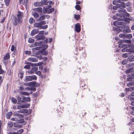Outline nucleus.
<instances>
[{
    "mask_svg": "<svg viewBox=\"0 0 134 134\" xmlns=\"http://www.w3.org/2000/svg\"><path fill=\"white\" fill-rule=\"evenodd\" d=\"M35 74L39 76H40L41 74V72L39 71L35 72Z\"/></svg>",
    "mask_w": 134,
    "mask_h": 134,
    "instance_id": "e2e57ef3",
    "label": "nucleus"
},
{
    "mask_svg": "<svg viewBox=\"0 0 134 134\" xmlns=\"http://www.w3.org/2000/svg\"><path fill=\"white\" fill-rule=\"evenodd\" d=\"M35 21L34 19L33 18H31L29 20V22L30 23H33Z\"/></svg>",
    "mask_w": 134,
    "mask_h": 134,
    "instance_id": "37998d69",
    "label": "nucleus"
},
{
    "mask_svg": "<svg viewBox=\"0 0 134 134\" xmlns=\"http://www.w3.org/2000/svg\"><path fill=\"white\" fill-rule=\"evenodd\" d=\"M13 114L12 111H9L6 114V118L7 119H9L10 118L11 116Z\"/></svg>",
    "mask_w": 134,
    "mask_h": 134,
    "instance_id": "a878e982",
    "label": "nucleus"
},
{
    "mask_svg": "<svg viewBox=\"0 0 134 134\" xmlns=\"http://www.w3.org/2000/svg\"><path fill=\"white\" fill-rule=\"evenodd\" d=\"M127 11L129 12H131L132 10V8L131 7H129L127 8Z\"/></svg>",
    "mask_w": 134,
    "mask_h": 134,
    "instance_id": "4d7b16f0",
    "label": "nucleus"
},
{
    "mask_svg": "<svg viewBox=\"0 0 134 134\" xmlns=\"http://www.w3.org/2000/svg\"><path fill=\"white\" fill-rule=\"evenodd\" d=\"M25 53L26 54L30 55L31 54V52L30 51H25Z\"/></svg>",
    "mask_w": 134,
    "mask_h": 134,
    "instance_id": "680f3d73",
    "label": "nucleus"
},
{
    "mask_svg": "<svg viewBox=\"0 0 134 134\" xmlns=\"http://www.w3.org/2000/svg\"><path fill=\"white\" fill-rule=\"evenodd\" d=\"M122 19L123 21L126 22L127 23V24L130 23V20H131V19L128 18Z\"/></svg>",
    "mask_w": 134,
    "mask_h": 134,
    "instance_id": "2f4dec72",
    "label": "nucleus"
},
{
    "mask_svg": "<svg viewBox=\"0 0 134 134\" xmlns=\"http://www.w3.org/2000/svg\"><path fill=\"white\" fill-rule=\"evenodd\" d=\"M45 19V17L44 15H43L38 18L37 21H40L41 20H43Z\"/></svg>",
    "mask_w": 134,
    "mask_h": 134,
    "instance_id": "473e14b6",
    "label": "nucleus"
},
{
    "mask_svg": "<svg viewBox=\"0 0 134 134\" xmlns=\"http://www.w3.org/2000/svg\"><path fill=\"white\" fill-rule=\"evenodd\" d=\"M51 5H49L47 6L46 8H43V13H50L54 11V8H51Z\"/></svg>",
    "mask_w": 134,
    "mask_h": 134,
    "instance_id": "7ed1b4c3",
    "label": "nucleus"
},
{
    "mask_svg": "<svg viewBox=\"0 0 134 134\" xmlns=\"http://www.w3.org/2000/svg\"><path fill=\"white\" fill-rule=\"evenodd\" d=\"M130 55L129 53H125L122 54V57L124 58H126L127 57Z\"/></svg>",
    "mask_w": 134,
    "mask_h": 134,
    "instance_id": "f704fd0d",
    "label": "nucleus"
},
{
    "mask_svg": "<svg viewBox=\"0 0 134 134\" xmlns=\"http://www.w3.org/2000/svg\"><path fill=\"white\" fill-rule=\"evenodd\" d=\"M31 101V99L30 97H25L23 98L22 102H24L26 101L29 102Z\"/></svg>",
    "mask_w": 134,
    "mask_h": 134,
    "instance_id": "5701e85b",
    "label": "nucleus"
},
{
    "mask_svg": "<svg viewBox=\"0 0 134 134\" xmlns=\"http://www.w3.org/2000/svg\"><path fill=\"white\" fill-rule=\"evenodd\" d=\"M126 51L127 52H129L134 53V49L132 48L126 49Z\"/></svg>",
    "mask_w": 134,
    "mask_h": 134,
    "instance_id": "b1692460",
    "label": "nucleus"
},
{
    "mask_svg": "<svg viewBox=\"0 0 134 134\" xmlns=\"http://www.w3.org/2000/svg\"><path fill=\"white\" fill-rule=\"evenodd\" d=\"M29 0H19V3L20 4H24L25 2L26 3L28 2Z\"/></svg>",
    "mask_w": 134,
    "mask_h": 134,
    "instance_id": "cd10ccee",
    "label": "nucleus"
},
{
    "mask_svg": "<svg viewBox=\"0 0 134 134\" xmlns=\"http://www.w3.org/2000/svg\"><path fill=\"white\" fill-rule=\"evenodd\" d=\"M126 91H131L133 90L132 87H130L128 88H126Z\"/></svg>",
    "mask_w": 134,
    "mask_h": 134,
    "instance_id": "338daca9",
    "label": "nucleus"
},
{
    "mask_svg": "<svg viewBox=\"0 0 134 134\" xmlns=\"http://www.w3.org/2000/svg\"><path fill=\"white\" fill-rule=\"evenodd\" d=\"M41 2H36L34 3V5L36 7L40 6L41 5Z\"/></svg>",
    "mask_w": 134,
    "mask_h": 134,
    "instance_id": "c756f323",
    "label": "nucleus"
},
{
    "mask_svg": "<svg viewBox=\"0 0 134 134\" xmlns=\"http://www.w3.org/2000/svg\"><path fill=\"white\" fill-rule=\"evenodd\" d=\"M118 2H117V0H114L113 1V4L114 5H118Z\"/></svg>",
    "mask_w": 134,
    "mask_h": 134,
    "instance_id": "69168bd1",
    "label": "nucleus"
},
{
    "mask_svg": "<svg viewBox=\"0 0 134 134\" xmlns=\"http://www.w3.org/2000/svg\"><path fill=\"white\" fill-rule=\"evenodd\" d=\"M15 48V46L13 45H12L11 49V51L14 52Z\"/></svg>",
    "mask_w": 134,
    "mask_h": 134,
    "instance_id": "8fccbe9b",
    "label": "nucleus"
},
{
    "mask_svg": "<svg viewBox=\"0 0 134 134\" xmlns=\"http://www.w3.org/2000/svg\"><path fill=\"white\" fill-rule=\"evenodd\" d=\"M24 85L25 86H31L30 82L25 83H24Z\"/></svg>",
    "mask_w": 134,
    "mask_h": 134,
    "instance_id": "13d9d810",
    "label": "nucleus"
},
{
    "mask_svg": "<svg viewBox=\"0 0 134 134\" xmlns=\"http://www.w3.org/2000/svg\"><path fill=\"white\" fill-rule=\"evenodd\" d=\"M119 36L120 37L122 38H125V35L124 34H121L119 35Z\"/></svg>",
    "mask_w": 134,
    "mask_h": 134,
    "instance_id": "3c124183",
    "label": "nucleus"
},
{
    "mask_svg": "<svg viewBox=\"0 0 134 134\" xmlns=\"http://www.w3.org/2000/svg\"><path fill=\"white\" fill-rule=\"evenodd\" d=\"M132 35L131 34H129L125 35V38L130 39L132 38Z\"/></svg>",
    "mask_w": 134,
    "mask_h": 134,
    "instance_id": "7c9ffc66",
    "label": "nucleus"
},
{
    "mask_svg": "<svg viewBox=\"0 0 134 134\" xmlns=\"http://www.w3.org/2000/svg\"><path fill=\"white\" fill-rule=\"evenodd\" d=\"M28 42L29 43H32L34 42V39L29 38L28 40Z\"/></svg>",
    "mask_w": 134,
    "mask_h": 134,
    "instance_id": "603ef678",
    "label": "nucleus"
},
{
    "mask_svg": "<svg viewBox=\"0 0 134 134\" xmlns=\"http://www.w3.org/2000/svg\"><path fill=\"white\" fill-rule=\"evenodd\" d=\"M38 70V68L37 67H34L31 69L30 71L28 72L29 74H32L36 72V71Z\"/></svg>",
    "mask_w": 134,
    "mask_h": 134,
    "instance_id": "9d476101",
    "label": "nucleus"
},
{
    "mask_svg": "<svg viewBox=\"0 0 134 134\" xmlns=\"http://www.w3.org/2000/svg\"><path fill=\"white\" fill-rule=\"evenodd\" d=\"M126 10L124 9H121L118 10V12L120 13L124 14Z\"/></svg>",
    "mask_w": 134,
    "mask_h": 134,
    "instance_id": "e433bc0d",
    "label": "nucleus"
},
{
    "mask_svg": "<svg viewBox=\"0 0 134 134\" xmlns=\"http://www.w3.org/2000/svg\"><path fill=\"white\" fill-rule=\"evenodd\" d=\"M39 53L42 55H47L48 54L47 52L43 50H42L41 51H39Z\"/></svg>",
    "mask_w": 134,
    "mask_h": 134,
    "instance_id": "f3484780",
    "label": "nucleus"
},
{
    "mask_svg": "<svg viewBox=\"0 0 134 134\" xmlns=\"http://www.w3.org/2000/svg\"><path fill=\"white\" fill-rule=\"evenodd\" d=\"M127 59L130 62L134 61V55H132L130 56Z\"/></svg>",
    "mask_w": 134,
    "mask_h": 134,
    "instance_id": "aec40b11",
    "label": "nucleus"
},
{
    "mask_svg": "<svg viewBox=\"0 0 134 134\" xmlns=\"http://www.w3.org/2000/svg\"><path fill=\"white\" fill-rule=\"evenodd\" d=\"M123 26H123L122 27H116V28L115 27H113V29H115L118 30L119 31H121L123 29L125 28V25L124 26V27H123Z\"/></svg>",
    "mask_w": 134,
    "mask_h": 134,
    "instance_id": "393cba45",
    "label": "nucleus"
},
{
    "mask_svg": "<svg viewBox=\"0 0 134 134\" xmlns=\"http://www.w3.org/2000/svg\"><path fill=\"white\" fill-rule=\"evenodd\" d=\"M23 13L20 11H19L16 14V17L19 19H22V18L23 16Z\"/></svg>",
    "mask_w": 134,
    "mask_h": 134,
    "instance_id": "ddd939ff",
    "label": "nucleus"
},
{
    "mask_svg": "<svg viewBox=\"0 0 134 134\" xmlns=\"http://www.w3.org/2000/svg\"><path fill=\"white\" fill-rule=\"evenodd\" d=\"M123 42L127 43H131L130 40H124L122 41Z\"/></svg>",
    "mask_w": 134,
    "mask_h": 134,
    "instance_id": "58836bf2",
    "label": "nucleus"
},
{
    "mask_svg": "<svg viewBox=\"0 0 134 134\" xmlns=\"http://www.w3.org/2000/svg\"><path fill=\"white\" fill-rule=\"evenodd\" d=\"M32 15L35 18H38L39 17L38 14L36 12H34L32 13Z\"/></svg>",
    "mask_w": 134,
    "mask_h": 134,
    "instance_id": "c85d7f7f",
    "label": "nucleus"
},
{
    "mask_svg": "<svg viewBox=\"0 0 134 134\" xmlns=\"http://www.w3.org/2000/svg\"><path fill=\"white\" fill-rule=\"evenodd\" d=\"M22 21V19H19L16 16L15 17L12 19V23L14 25L16 26L19 24L21 23Z\"/></svg>",
    "mask_w": 134,
    "mask_h": 134,
    "instance_id": "f03ea898",
    "label": "nucleus"
},
{
    "mask_svg": "<svg viewBox=\"0 0 134 134\" xmlns=\"http://www.w3.org/2000/svg\"><path fill=\"white\" fill-rule=\"evenodd\" d=\"M17 99L18 100L17 104H21L22 103H23V102H22L21 100V98L20 97L18 96L17 98Z\"/></svg>",
    "mask_w": 134,
    "mask_h": 134,
    "instance_id": "412c9836",
    "label": "nucleus"
},
{
    "mask_svg": "<svg viewBox=\"0 0 134 134\" xmlns=\"http://www.w3.org/2000/svg\"><path fill=\"white\" fill-rule=\"evenodd\" d=\"M126 23L125 22H120L118 21H115L113 23L114 25L115 26H117L118 24L120 25L123 26V27L125 25Z\"/></svg>",
    "mask_w": 134,
    "mask_h": 134,
    "instance_id": "423d86ee",
    "label": "nucleus"
},
{
    "mask_svg": "<svg viewBox=\"0 0 134 134\" xmlns=\"http://www.w3.org/2000/svg\"><path fill=\"white\" fill-rule=\"evenodd\" d=\"M116 15L117 16L119 17L124 18V14L117 13L116 14Z\"/></svg>",
    "mask_w": 134,
    "mask_h": 134,
    "instance_id": "c03bdc74",
    "label": "nucleus"
},
{
    "mask_svg": "<svg viewBox=\"0 0 134 134\" xmlns=\"http://www.w3.org/2000/svg\"><path fill=\"white\" fill-rule=\"evenodd\" d=\"M30 68V66L29 65H26L24 67V68H26L27 69H29Z\"/></svg>",
    "mask_w": 134,
    "mask_h": 134,
    "instance_id": "6e6d98bb",
    "label": "nucleus"
},
{
    "mask_svg": "<svg viewBox=\"0 0 134 134\" xmlns=\"http://www.w3.org/2000/svg\"><path fill=\"white\" fill-rule=\"evenodd\" d=\"M127 60L125 59L122 61V63L123 65H125L127 63Z\"/></svg>",
    "mask_w": 134,
    "mask_h": 134,
    "instance_id": "bf43d9fd",
    "label": "nucleus"
},
{
    "mask_svg": "<svg viewBox=\"0 0 134 134\" xmlns=\"http://www.w3.org/2000/svg\"><path fill=\"white\" fill-rule=\"evenodd\" d=\"M75 8L76 9L78 10H79L81 9L80 6L79 5H76L75 6Z\"/></svg>",
    "mask_w": 134,
    "mask_h": 134,
    "instance_id": "864d4df0",
    "label": "nucleus"
},
{
    "mask_svg": "<svg viewBox=\"0 0 134 134\" xmlns=\"http://www.w3.org/2000/svg\"><path fill=\"white\" fill-rule=\"evenodd\" d=\"M20 93L22 94L27 96H29L30 94L29 93L24 91L21 92Z\"/></svg>",
    "mask_w": 134,
    "mask_h": 134,
    "instance_id": "ea45409f",
    "label": "nucleus"
},
{
    "mask_svg": "<svg viewBox=\"0 0 134 134\" xmlns=\"http://www.w3.org/2000/svg\"><path fill=\"white\" fill-rule=\"evenodd\" d=\"M120 7V5L119 4L117 5L116 6H113V8L114 10H116L119 7Z\"/></svg>",
    "mask_w": 134,
    "mask_h": 134,
    "instance_id": "09e8293b",
    "label": "nucleus"
},
{
    "mask_svg": "<svg viewBox=\"0 0 134 134\" xmlns=\"http://www.w3.org/2000/svg\"><path fill=\"white\" fill-rule=\"evenodd\" d=\"M124 18L125 17V16L127 17H129L130 16V14L127 12L126 11V10H125V12H124Z\"/></svg>",
    "mask_w": 134,
    "mask_h": 134,
    "instance_id": "a19ab883",
    "label": "nucleus"
},
{
    "mask_svg": "<svg viewBox=\"0 0 134 134\" xmlns=\"http://www.w3.org/2000/svg\"><path fill=\"white\" fill-rule=\"evenodd\" d=\"M10 55L9 53H8L5 54L3 57V59H8L10 58Z\"/></svg>",
    "mask_w": 134,
    "mask_h": 134,
    "instance_id": "a211bd4d",
    "label": "nucleus"
},
{
    "mask_svg": "<svg viewBox=\"0 0 134 134\" xmlns=\"http://www.w3.org/2000/svg\"><path fill=\"white\" fill-rule=\"evenodd\" d=\"M35 10L36 12H38L40 14H41L42 13V8L38 7L35 9Z\"/></svg>",
    "mask_w": 134,
    "mask_h": 134,
    "instance_id": "6ab92c4d",
    "label": "nucleus"
},
{
    "mask_svg": "<svg viewBox=\"0 0 134 134\" xmlns=\"http://www.w3.org/2000/svg\"><path fill=\"white\" fill-rule=\"evenodd\" d=\"M28 61L33 62H38V60L36 58L30 57L28 58Z\"/></svg>",
    "mask_w": 134,
    "mask_h": 134,
    "instance_id": "2eb2a0df",
    "label": "nucleus"
},
{
    "mask_svg": "<svg viewBox=\"0 0 134 134\" xmlns=\"http://www.w3.org/2000/svg\"><path fill=\"white\" fill-rule=\"evenodd\" d=\"M131 4V3L129 2H127L126 3H124L122 7L124 8H125L126 6L129 7Z\"/></svg>",
    "mask_w": 134,
    "mask_h": 134,
    "instance_id": "bb28decb",
    "label": "nucleus"
},
{
    "mask_svg": "<svg viewBox=\"0 0 134 134\" xmlns=\"http://www.w3.org/2000/svg\"><path fill=\"white\" fill-rule=\"evenodd\" d=\"M46 23V21L44 20L38 23H35L34 24V26L39 29H46L48 27V25H46L43 26V25L45 24Z\"/></svg>",
    "mask_w": 134,
    "mask_h": 134,
    "instance_id": "f257e3e1",
    "label": "nucleus"
},
{
    "mask_svg": "<svg viewBox=\"0 0 134 134\" xmlns=\"http://www.w3.org/2000/svg\"><path fill=\"white\" fill-rule=\"evenodd\" d=\"M37 79V77L35 75L29 76H26L24 81L25 82L29 81L32 80H36Z\"/></svg>",
    "mask_w": 134,
    "mask_h": 134,
    "instance_id": "20e7f679",
    "label": "nucleus"
},
{
    "mask_svg": "<svg viewBox=\"0 0 134 134\" xmlns=\"http://www.w3.org/2000/svg\"><path fill=\"white\" fill-rule=\"evenodd\" d=\"M24 131L23 129H21L19 130L17 132H14L13 133H10L9 134H21Z\"/></svg>",
    "mask_w": 134,
    "mask_h": 134,
    "instance_id": "4be33fe9",
    "label": "nucleus"
},
{
    "mask_svg": "<svg viewBox=\"0 0 134 134\" xmlns=\"http://www.w3.org/2000/svg\"><path fill=\"white\" fill-rule=\"evenodd\" d=\"M13 115L14 116L18 117L19 119H21L24 117L23 115L19 114L16 111H14L13 112Z\"/></svg>",
    "mask_w": 134,
    "mask_h": 134,
    "instance_id": "1a4fd4ad",
    "label": "nucleus"
},
{
    "mask_svg": "<svg viewBox=\"0 0 134 134\" xmlns=\"http://www.w3.org/2000/svg\"><path fill=\"white\" fill-rule=\"evenodd\" d=\"M3 62L5 65L7 64L8 62V59H3Z\"/></svg>",
    "mask_w": 134,
    "mask_h": 134,
    "instance_id": "a18cd8bd",
    "label": "nucleus"
},
{
    "mask_svg": "<svg viewBox=\"0 0 134 134\" xmlns=\"http://www.w3.org/2000/svg\"><path fill=\"white\" fill-rule=\"evenodd\" d=\"M12 102L14 104L16 103H17V100L13 97L12 98Z\"/></svg>",
    "mask_w": 134,
    "mask_h": 134,
    "instance_id": "de8ad7c7",
    "label": "nucleus"
},
{
    "mask_svg": "<svg viewBox=\"0 0 134 134\" xmlns=\"http://www.w3.org/2000/svg\"><path fill=\"white\" fill-rule=\"evenodd\" d=\"M39 29H35L32 30L31 33V36H33L36 34L38 31Z\"/></svg>",
    "mask_w": 134,
    "mask_h": 134,
    "instance_id": "dca6fc26",
    "label": "nucleus"
},
{
    "mask_svg": "<svg viewBox=\"0 0 134 134\" xmlns=\"http://www.w3.org/2000/svg\"><path fill=\"white\" fill-rule=\"evenodd\" d=\"M117 2L118 3H120L122 4V6H123L124 3L123 2H124L123 0H117Z\"/></svg>",
    "mask_w": 134,
    "mask_h": 134,
    "instance_id": "052dcab7",
    "label": "nucleus"
},
{
    "mask_svg": "<svg viewBox=\"0 0 134 134\" xmlns=\"http://www.w3.org/2000/svg\"><path fill=\"white\" fill-rule=\"evenodd\" d=\"M10 1V0H5L4 2L5 5L7 6H8L9 4Z\"/></svg>",
    "mask_w": 134,
    "mask_h": 134,
    "instance_id": "79ce46f5",
    "label": "nucleus"
},
{
    "mask_svg": "<svg viewBox=\"0 0 134 134\" xmlns=\"http://www.w3.org/2000/svg\"><path fill=\"white\" fill-rule=\"evenodd\" d=\"M125 28H126L125 29H124L122 31V32L124 33H130L131 32V30L130 29V27L128 26H126Z\"/></svg>",
    "mask_w": 134,
    "mask_h": 134,
    "instance_id": "9b49d317",
    "label": "nucleus"
},
{
    "mask_svg": "<svg viewBox=\"0 0 134 134\" xmlns=\"http://www.w3.org/2000/svg\"><path fill=\"white\" fill-rule=\"evenodd\" d=\"M131 96H131V95H129L128 97V98L129 99H130L131 100H134V98L132 97H131Z\"/></svg>",
    "mask_w": 134,
    "mask_h": 134,
    "instance_id": "774afa93",
    "label": "nucleus"
},
{
    "mask_svg": "<svg viewBox=\"0 0 134 134\" xmlns=\"http://www.w3.org/2000/svg\"><path fill=\"white\" fill-rule=\"evenodd\" d=\"M35 38L37 39V40H43L45 38L44 36L42 35H37L35 36Z\"/></svg>",
    "mask_w": 134,
    "mask_h": 134,
    "instance_id": "4468645a",
    "label": "nucleus"
},
{
    "mask_svg": "<svg viewBox=\"0 0 134 134\" xmlns=\"http://www.w3.org/2000/svg\"><path fill=\"white\" fill-rule=\"evenodd\" d=\"M24 122V120L23 119H19L17 121L18 123H23Z\"/></svg>",
    "mask_w": 134,
    "mask_h": 134,
    "instance_id": "4c0bfd02",
    "label": "nucleus"
},
{
    "mask_svg": "<svg viewBox=\"0 0 134 134\" xmlns=\"http://www.w3.org/2000/svg\"><path fill=\"white\" fill-rule=\"evenodd\" d=\"M75 31L77 32H80L81 30V26L79 23L76 24L75 26Z\"/></svg>",
    "mask_w": 134,
    "mask_h": 134,
    "instance_id": "f8f14e48",
    "label": "nucleus"
},
{
    "mask_svg": "<svg viewBox=\"0 0 134 134\" xmlns=\"http://www.w3.org/2000/svg\"><path fill=\"white\" fill-rule=\"evenodd\" d=\"M28 110L27 109H22L20 110V113H25L28 112Z\"/></svg>",
    "mask_w": 134,
    "mask_h": 134,
    "instance_id": "c9c22d12",
    "label": "nucleus"
},
{
    "mask_svg": "<svg viewBox=\"0 0 134 134\" xmlns=\"http://www.w3.org/2000/svg\"><path fill=\"white\" fill-rule=\"evenodd\" d=\"M41 5H47L49 4V5L53 4V3L51 1H48L47 0H43L41 1Z\"/></svg>",
    "mask_w": 134,
    "mask_h": 134,
    "instance_id": "39448f33",
    "label": "nucleus"
},
{
    "mask_svg": "<svg viewBox=\"0 0 134 134\" xmlns=\"http://www.w3.org/2000/svg\"><path fill=\"white\" fill-rule=\"evenodd\" d=\"M29 106V104H26L21 105H18L17 106V108L18 109H21L22 108H27Z\"/></svg>",
    "mask_w": 134,
    "mask_h": 134,
    "instance_id": "6e6552de",
    "label": "nucleus"
},
{
    "mask_svg": "<svg viewBox=\"0 0 134 134\" xmlns=\"http://www.w3.org/2000/svg\"><path fill=\"white\" fill-rule=\"evenodd\" d=\"M31 86H35L36 84V81H33L30 82Z\"/></svg>",
    "mask_w": 134,
    "mask_h": 134,
    "instance_id": "0e129e2a",
    "label": "nucleus"
},
{
    "mask_svg": "<svg viewBox=\"0 0 134 134\" xmlns=\"http://www.w3.org/2000/svg\"><path fill=\"white\" fill-rule=\"evenodd\" d=\"M8 125L9 127H12L13 126V122L11 121H9L8 123Z\"/></svg>",
    "mask_w": 134,
    "mask_h": 134,
    "instance_id": "72a5a7b5",
    "label": "nucleus"
},
{
    "mask_svg": "<svg viewBox=\"0 0 134 134\" xmlns=\"http://www.w3.org/2000/svg\"><path fill=\"white\" fill-rule=\"evenodd\" d=\"M74 18L76 20H78L80 18V15H75L74 16Z\"/></svg>",
    "mask_w": 134,
    "mask_h": 134,
    "instance_id": "5fc2aeb1",
    "label": "nucleus"
},
{
    "mask_svg": "<svg viewBox=\"0 0 134 134\" xmlns=\"http://www.w3.org/2000/svg\"><path fill=\"white\" fill-rule=\"evenodd\" d=\"M48 46V45L47 44L43 45L42 47L43 46V49L42 50H46Z\"/></svg>",
    "mask_w": 134,
    "mask_h": 134,
    "instance_id": "49530a36",
    "label": "nucleus"
},
{
    "mask_svg": "<svg viewBox=\"0 0 134 134\" xmlns=\"http://www.w3.org/2000/svg\"><path fill=\"white\" fill-rule=\"evenodd\" d=\"M48 42V39H47L46 40H44L43 41H41L39 42L38 43L35 42L34 44L35 46H42L43 44L44 43H47Z\"/></svg>",
    "mask_w": 134,
    "mask_h": 134,
    "instance_id": "0eeeda50",
    "label": "nucleus"
}]
</instances>
